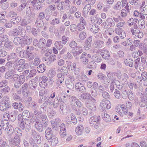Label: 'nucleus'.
I'll return each mask as SVG.
<instances>
[{"label": "nucleus", "mask_w": 147, "mask_h": 147, "mask_svg": "<svg viewBox=\"0 0 147 147\" xmlns=\"http://www.w3.org/2000/svg\"><path fill=\"white\" fill-rule=\"evenodd\" d=\"M64 74H63L60 72L57 74V77L58 78V81L60 82V84H61L63 81L64 79Z\"/></svg>", "instance_id": "09e8293b"}, {"label": "nucleus", "mask_w": 147, "mask_h": 147, "mask_svg": "<svg viewBox=\"0 0 147 147\" xmlns=\"http://www.w3.org/2000/svg\"><path fill=\"white\" fill-rule=\"evenodd\" d=\"M18 112L17 111L14 110L10 112L9 121L13 122L16 119Z\"/></svg>", "instance_id": "412c9836"}, {"label": "nucleus", "mask_w": 147, "mask_h": 147, "mask_svg": "<svg viewBox=\"0 0 147 147\" xmlns=\"http://www.w3.org/2000/svg\"><path fill=\"white\" fill-rule=\"evenodd\" d=\"M89 28L90 31L93 33H95L98 32L99 30L98 27L95 24H92L90 25Z\"/></svg>", "instance_id": "cd10ccee"}, {"label": "nucleus", "mask_w": 147, "mask_h": 147, "mask_svg": "<svg viewBox=\"0 0 147 147\" xmlns=\"http://www.w3.org/2000/svg\"><path fill=\"white\" fill-rule=\"evenodd\" d=\"M40 59L38 58V57H36L34 59V61H32L33 64L35 66H38L40 63Z\"/></svg>", "instance_id": "0e129e2a"}, {"label": "nucleus", "mask_w": 147, "mask_h": 147, "mask_svg": "<svg viewBox=\"0 0 147 147\" xmlns=\"http://www.w3.org/2000/svg\"><path fill=\"white\" fill-rule=\"evenodd\" d=\"M26 54L27 57L29 61L33 60L35 57H36V53L29 51H27Z\"/></svg>", "instance_id": "c756f323"}, {"label": "nucleus", "mask_w": 147, "mask_h": 147, "mask_svg": "<svg viewBox=\"0 0 147 147\" xmlns=\"http://www.w3.org/2000/svg\"><path fill=\"white\" fill-rule=\"evenodd\" d=\"M19 117H20V116L19 115L18 116V119L20 123V127L22 129H24L27 132L29 131L31 129V125L28 120L19 119Z\"/></svg>", "instance_id": "7ed1b4c3"}, {"label": "nucleus", "mask_w": 147, "mask_h": 147, "mask_svg": "<svg viewBox=\"0 0 147 147\" xmlns=\"http://www.w3.org/2000/svg\"><path fill=\"white\" fill-rule=\"evenodd\" d=\"M31 134L34 138H30L29 139V141L31 146L32 147H38L36 143L39 144L41 142L40 136L34 130H32Z\"/></svg>", "instance_id": "f257e3e1"}, {"label": "nucleus", "mask_w": 147, "mask_h": 147, "mask_svg": "<svg viewBox=\"0 0 147 147\" xmlns=\"http://www.w3.org/2000/svg\"><path fill=\"white\" fill-rule=\"evenodd\" d=\"M26 37L27 38H26L25 37L22 40V44L26 45H29L32 42V39L31 38H28L27 37Z\"/></svg>", "instance_id": "f704fd0d"}, {"label": "nucleus", "mask_w": 147, "mask_h": 147, "mask_svg": "<svg viewBox=\"0 0 147 147\" xmlns=\"http://www.w3.org/2000/svg\"><path fill=\"white\" fill-rule=\"evenodd\" d=\"M28 85L29 88L32 90L36 89L37 86L36 82L34 81H33V80H31L29 81Z\"/></svg>", "instance_id": "4c0bfd02"}, {"label": "nucleus", "mask_w": 147, "mask_h": 147, "mask_svg": "<svg viewBox=\"0 0 147 147\" xmlns=\"http://www.w3.org/2000/svg\"><path fill=\"white\" fill-rule=\"evenodd\" d=\"M102 118L106 122H109L111 121V119L110 116L107 113H104L103 115H102Z\"/></svg>", "instance_id": "c03bdc74"}, {"label": "nucleus", "mask_w": 147, "mask_h": 147, "mask_svg": "<svg viewBox=\"0 0 147 147\" xmlns=\"http://www.w3.org/2000/svg\"><path fill=\"white\" fill-rule=\"evenodd\" d=\"M84 127L82 125H80L77 126L75 129L76 134L78 136L82 134Z\"/></svg>", "instance_id": "aec40b11"}, {"label": "nucleus", "mask_w": 147, "mask_h": 147, "mask_svg": "<svg viewBox=\"0 0 147 147\" xmlns=\"http://www.w3.org/2000/svg\"><path fill=\"white\" fill-rule=\"evenodd\" d=\"M114 31L116 33L119 35L121 38L123 39L126 37V34L122 28H117L115 29Z\"/></svg>", "instance_id": "ddd939ff"}, {"label": "nucleus", "mask_w": 147, "mask_h": 147, "mask_svg": "<svg viewBox=\"0 0 147 147\" xmlns=\"http://www.w3.org/2000/svg\"><path fill=\"white\" fill-rule=\"evenodd\" d=\"M107 76L108 78L112 82V83H114L117 80H115V73L114 72H110L108 71L107 72Z\"/></svg>", "instance_id": "6ab92c4d"}, {"label": "nucleus", "mask_w": 147, "mask_h": 147, "mask_svg": "<svg viewBox=\"0 0 147 147\" xmlns=\"http://www.w3.org/2000/svg\"><path fill=\"white\" fill-rule=\"evenodd\" d=\"M4 46L6 48L11 49L13 48V44L12 42L7 40L5 43Z\"/></svg>", "instance_id": "3c124183"}, {"label": "nucleus", "mask_w": 147, "mask_h": 147, "mask_svg": "<svg viewBox=\"0 0 147 147\" xmlns=\"http://www.w3.org/2000/svg\"><path fill=\"white\" fill-rule=\"evenodd\" d=\"M91 8L90 4H87L85 5L83 9L82 13L85 16L87 15Z\"/></svg>", "instance_id": "b1692460"}, {"label": "nucleus", "mask_w": 147, "mask_h": 147, "mask_svg": "<svg viewBox=\"0 0 147 147\" xmlns=\"http://www.w3.org/2000/svg\"><path fill=\"white\" fill-rule=\"evenodd\" d=\"M136 80L140 84H142L144 82V85L147 86V72L146 71L142 72L141 76H138L136 78Z\"/></svg>", "instance_id": "39448f33"}, {"label": "nucleus", "mask_w": 147, "mask_h": 147, "mask_svg": "<svg viewBox=\"0 0 147 147\" xmlns=\"http://www.w3.org/2000/svg\"><path fill=\"white\" fill-rule=\"evenodd\" d=\"M131 32L132 35H135L136 37L138 38H141L143 36V34L138 29L134 30L133 28H130Z\"/></svg>", "instance_id": "dca6fc26"}, {"label": "nucleus", "mask_w": 147, "mask_h": 147, "mask_svg": "<svg viewBox=\"0 0 147 147\" xmlns=\"http://www.w3.org/2000/svg\"><path fill=\"white\" fill-rule=\"evenodd\" d=\"M10 117V112L9 111L5 112L3 115V121H9Z\"/></svg>", "instance_id": "e433bc0d"}, {"label": "nucleus", "mask_w": 147, "mask_h": 147, "mask_svg": "<svg viewBox=\"0 0 147 147\" xmlns=\"http://www.w3.org/2000/svg\"><path fill=\"white\" fill-rule=\"evenodd\" d=\"M50 97L49 96L45 97V101L41 105L40 107L39 110L41 111L43 113L46 112L47 105L49 102H50Z\"/></svg>", "instance_id": "0eeeda50"}, {"label": "nucleus", "mask_w": 147, "mask_h": 147, "mask_svg": "<svg viewBox=\"0 0 147 147\" xmlns=\"http://www.w3.org/2000/svg\"><path fill=\"white\" fill-rule=\"evenodd\" d=\"M115 23L112 18H109L106 20L104 27L106 28H109L114 26Z\"/></svg>", "instance_id": "f8f14e48"}, {"label": "nucleus", "mask_w": 147, "mask_h": 147, "mask_svg": "<svg viewBox=\"0 0 147 147\" xmlns=\"http://www.w3.org/2000/svg\"><path fill=\"white\" fill-rule=\"evenodd\" d=\"M100 55L102 57L106 60L108 59L110 57L109 52L107 50L102 51Z\"/></svg>", "instance_id": "5701e85b"}, {"label": "nucleus", "mask_w": 147, "mask_h": 147, "mask_svg": "<svg viewBox=\"0 0 147 147\" xmlns=\"http://www.w3.org/2000/svg\"><path fill=\"white\" fill-rule=\"evenodd\" d=\"M91 57V55L83 52L81 55L80 59L82 63L84 65H86L89 62L88 59Z\"/></svg>", "instance_id": "1a4fd4ad"}, {"label": "nucleus", "mask_w": 147, "mask_h": 147, "mask_svg": "<svg viewBox=\"0 0 147 147\" xmlns=\"http://www.w3.org/2000/svg\"><path fill=\"white\" fill-rule=\"evenodd\" d=\"M53 107L55 108H57L59 105V101L58 97L56 96L53 102Z\"/></svg>", "instance_id": "052dcab7"}, {"label": "nucleus", "mask_w": 147, "mask_h": 147, "mask_svg": "<svg viewBox=\"0 0 147 147\" xmlns=\"http://www.w3.org/2000/svg\"><path fill=\"white\" fill-rule=\"evenodd\" d=\"M124 63L125 65L132 67L134 66V61L131 59H126L124 61Z\"/></svg>", "instance_id": "473e14b6"}, {"label": "nucleus", "mask_w": 147, "mask_h": 147, "mask_svg": "<svg viewBox=\"0 0 147 147\" xmlns=\"http://www.w3.org/2000/svg\"><path fill=\"white\" fill-rule=\"evenodd\" d=\"M139 27L140 29H143L145 26V22L144 20H140L138 22Z\"/></svg>", "instance_id": "5fc2aeb1"}, {"label": "nucleus", "mask_w": 147, "mask_h": 147, "mask_svg": "<svg viewBox=\"0 0 147 147\" xmlns=\"http://www.w3.org/2000/svg\"><path fill=\"white\" fill-rule=\"evenodd\" d=\"M10 106H8L5 105L3 103H1L0 105V110L2 111L10 110Z\"/></svg>", "instance_id": "c9c22d12"}, {"label": "nucleus", "mask_w": 147, "mask_h": 147, "mask_svg": "<svg viewBox=\"0 0 147 147\" xmlns=\"http://www.w3.org/2000/svg\"><path fill=\"white\" fill-rule=\"evenodd\" d=\"M57 8L59 11H62L64 10L65 9L64 2V1H62V2L61 3L57 4Z\"/></svg>", "instance_id": "bf43d9fd"}, {"label": "nucleus", "mask_w": 147, "mask_h": 147, "mask_svg": "<svg viewBox=\"0 0 147 147\" xmlns=\"http://www.w3.org/2000/svg\"><path fill=\"white\" fill-rule=\"evenodd\" d=\"M53 132L51 129L48 128L46 129L45 131V136L47 139H51V138L53 136Z\"/></svg>", "instance_id": "393cba45"}, {"label": "nucleus", "mask_w": 147, "mask_h": 147, "mask_svg": "<svg viewBox=\"0 0 147 147\" xmlns=\"http://www.w3.org/2000/svg\"><path fill=\"white\" fill-rule=\"evenodd\" d=\"M75 88L77 91H79L81 92H84L86 90V88L84 85L79 82L76 84Z\"/></svg>", "instance_id": "f3484780"}, {"label": "nucleus", "mask_w": 147, "mask_h": 147, "mask_svg": "<svg viewBox=\"0 0 147 147\" xmlns=\"http://www.w3.org/2000/svg\"><path fill=\"white\" fill-rule=\"evenodd\" d=\"M71 99L73 100H74L75 103L78 107L80 108L81 107L82 105V103L79 99H76L75 96H72L71 97Z\"/></svg>", "instance_id": "49530a36"}, {"label": "nucleus", "mask_w": 147, "mask_h": 147, "mask_svg": "<svg viewBox=\"0 0 147 147\" xmlns=\"http://www.w3.org/2000/svg\"><path fill=\"white\" fill-rule=\"evenodd\" d=\"M5 66L7 67L9 71H12L14 69L13 64L10 61L7 62Z\"/></svg>", "instance_id": "79ce46f5"}, {"label": "nucleus", "mask_w": 147, "mask_h": 147, "mask_svg": "<svg viewBox=\"0 0 147 147\" xmlns=\"http://www.w3.org/2000/svg\"><path fill=\"white\" fill-rule=\"evenodd\" d=\"M30 114L29 112L27 110L24 111L22 114V118H19V119H22L28 120L29 119Z\"/></svg>", "instance_id": "c85d7f7f"}, {"label": "nucleus", "mask_w": 147, "mask_h": 147, "mask_svg": "<svg viewBox=\"0 0 147 147\" xmlns=\"http://www.w3.org/2000/svg\"><path fill=\"white\" fill-rule=\"evenodd\" d=\"M141 101L142 102L146 103L147 102V94H144L141 96Z\"/></svg>", "instance_id": "338daca9"}, {"label": "nucleus", "mask_w": 147, "mask_h": 147, "mask_svg": "<svg viewBox=\"0 0 147 147\" xmlns=\"http://www.w3.org/2000/svg\"><path fill=\"white\" fill-rule=\"evenodd\" d=\"M117 54H115L113 55V57L115 59H118L119 58H122L124 55V52L122 51H119L117 53Z\"/></svg>", "instance_id": "2f4dec72"}, {"label": "nucleus", "mask_w": 147, "mask_h": 147, "mask_svg": "<svg viewBox=\"0 0 147 147\" xmlns=\"http://www.w3.org/2000/svg\"><path fill=\"white\" fill-rule=\"evenodd\" d=\"M82 98L84 100H88L90 98L91 95L87 93H82L81 95Z\"/></svg>", "instance_id": "680f3d73"}, {"label": "nucleus", "mask_w": 147, "mask_h": 147, "mask_svg": "<svg viewBox=\"0 0 147 147\" xmlns=\"http://www.w3.org/2000/svg\"><path fill=\"white\" fill-rule=\"evenodd\" d=\"M123 78L122 80V82L123 84H127V79L129 78L127 75L125 73H124L123 75Z\"/></svg>", "instance_id": "69168bd1"}, {"label": "nucleus", "mask_w": 147, "mask_h": 147, "mask_svg": "<svg viewBox=\"0 0 147 147\" xmlns=\"http://www.w3.org/2000/svg\"><path fill=\"white\" fill-rule=\"evenodd\" d=\"M47 140L49 142H51V144L53 146L56 145L58 143V139L55 135H53L51 138V139Z\"/></svg>", "instance_id": "4be33fe9"}, {"label": "nucleus", "mask_w": 147, "mask_h": 147, "mask_svg": "<svg viewBox=\"0 0 147 147\" xmlns=\"http://www.w3.org/2000/svg\"><path fill=\"white\" fill-rule=\"evenodd\" d=\"M129 87L131 89H137V85L134 82H129L128 84Z\"/></svg>", "instance_id": "6e6d98bb"}, {"label": "nucleus", "mask_w": 147, "mask_h": 147, "mask_svg": "<svg viewBox=\"0 0 147 147\" xmlns=\"http://www.w3.org/2000/svg\"><path fill=\"white\" fill-rule=\"evenodd\" d=\"M46 67L44 64H40L37 67L38 71L40 73H42L44 72L46 69Z\"/></svg>", "instance_id": "a19ab883"}, {"label": "nucleus", "mask_w": 147, "mask_h": 147, "mask_svg": "<svg viewBox=\"0 0 147 147\" xmlns=\"http://www.w3.org/2000/svg\"><path fill=\"white\" fill-rule=\"evenodd\" d=\"M10 144L12 146H18L20 144V140L19 137L18 135H16L13 139H11L9 140Z\"/></svg>", "instance_id": "9d476101"}, {"label": "nucleus", "mask_w": 147, "mask_h": 147, "mask_svg": "<svg viewBox=\"0 0 147 147\" xmlns=\"http://www.w3.org/2000/svg\"><path fill=\"white\" fill-rule=\"evenodd\" d=\"M63 102L60 103V108L63 114L64 115H66L67 113V110L64 106Z\"/></svg>", "instance_id": "4d7b16f0"}, {"label": "nucleus", "mask_w": 147, "mask_h": 147, "mask_svg": "<svg viewBox=\"0 0 147 147\" xmlns=\"http://www.w3.org/2000/svg\"><path fill=\"white\" fill-rule=\"evenodd\" d=\"M13 42L16 45L22 44V40L21 38L18 37H15L13 40Z\"/></svg>", "instance_id": "8fccbe9b"}, {"label": "nucleus", "mask_w": 147, "mask_h": 147, "mask_svg": "<svg viewBox=\"0 0 147 147\" xmlns=\"http://www.w3.org/2000/svg\"><path fill=\"white\" fill-rule=\"evenodd\" d=\"M129 92L125 89H123L122 90L121 95L122 97L124 99L127 98Z\"/></svg>", "instance_id": "13d9d810"}, {"label": "nucleus", "mask_w": 147, "mask_h": 147, "mask_svg": "<svg viewBox=\"0 0 147 147\" xmlns=\"http://www.w3.org/2000/svg\"><path fill=\"white\" fill-rule=\"evenodd\" d=\"M28 87V84L27 83H25L21 87L20 89H18L16 92L18 94H20L22 93V91H27Z\"/></svg>", "instance_id": "a878e982"}, {"label": "nucleus", "mask_w": 147, "mask_h": 147, "mask_svg": "<svg viewBox=\"0 0 147 147\" xmlns=\"http://www.w3.org/2000/svg\"><path fill=\"white\" fill-rule=\"evenodd\" d=\"M19 33V31L17 28L10 30L8 33L9 35L11 36H16Z\"/></svg>", "instance_id": "bb28decb"}, {"label": "nucleus", "mask_w": 147, "mask_h": 147, "mask_svg": "<svg viewBox=\"0 0 147 147\" xmlns=\"http://www.w3.org/2000/svg\"><path fill=\"white\" fill-rule=\"evenodd\" d=\"M34 121L35 122V127L38 131L42 132L43 130V127L42 124L41 123L40 120L38 119H35L33 121V122Z\"/></svg>", "instance_id": "9b49d317"}, {"label": "nucleus", "mask_w": 147, "mask_h": 147, "mask_svg": "<svg viewBox=\"0 0 147 147\" xmlns=\"http://www.w3.org/2000/svg\"><path fill=\"white\" fill-rule=\"evenodd\" d=\"M36 119H40L42 121L43 123L45 124L46 123L47 121V117L46 115L42 113L40 116H39Z\"/></svg>", "instance_id": "ea45409f"}, {"label": "nucleus", "mask_w": 147, "mask_h": 147, "mask_svg": "<svg viewBox=\"0 0 147 147\" xmlns=\"http://www.w3.org/2000/svg\"><path fill=\"white\" fill-rule=\"evenodd\" d=\"M140 64V58L138 57L134 61V66L136 69H138L140 71H143L144 70V67L140 66L139 65Z\"/></svg>", "instance_id": "2eb2a0df"}, {"label": "nucleus", "mask_w": 147, "mask_h": 147, "mask_svg": "<svg viewBox=\"0 0 147 147\" xmlns=\"http://www.w3.org/2000/svg\"><path fill=\"white\" fill-rule=\"evenodd\" d=\"M65 83L68 88L70 90H71L74 88V83L71 80L67 79L66 80Z\"/></svg>", "instance_id": "7c9ffc66"}, {"label": "nucleus", "mask_w": 147, "mask_h": 147, "mask_svg": "<svg viewBox=\"0 0 147 147\" xmlns=\"http://www.w3.org/2000/svg\"><path fill=\"white\" fill-rule=\"evenodd\" d=\"M35 24L36 27L39 28L43 27L44 25L42 20L37 19H36Z\"/></svg>", "instance_id": "58836bf2"}, {"label": "nucleus", "mask_w": 147, "mask_h": 147, "mask_svg": "<svg viewBox=\"0 0 147 147\" xmlns=\"http://www.w3.org/2000/svg\"><path fill=\"white\" fill-rule=\"evenodd\" d=\"M3 102L4 103V104H5V105H7L8 106H10V108L11 106L10 105V99L7 96L4 97L3 98Z\"/></svg>", "instance_id": "a18cd8bd"}, {"label": "nucleus", "mask_w": 147, "mask_h": 147, "mask_svg": "<svg viewBox=\"0 0 147 147\" xmlns=\"http://www.w3.org/2000/svg\"><path fill=\"white\" fill-rule=\"evenodd\" d=\"M122 6L121 2L118 1L113 7V9L116 10H119L121 8Z\"/></svg>", "instance_id": "e2e57ef3"}, {"label": "nucleus", "mask_w": 147, "mask_h": 147, "mask_svg": "<svg viewBox=\"0 0 147 147\" xmlns=\"http://www.w3.org/2000/svg\"><path fill=\"white\" fill-rule=\"evenodd\" d=\"M19 117H20V116L19 115L18 116V119L20 123V127L22 129H24L27 132L29 131L31 129V125L28 120L19 119Z\"/></svg>", "instance_id": "f03ea898"}, {"label": "nucleus", "mask_w": 147, "mask_h": 147, "mask_svg": "<svg viewBox=\"0 0 147 147\" xmlns=\"http://www.w3.org/2000/svg\"><path fill=\"white\" fill-rule=\"evenodd\" d=\"M92 38V36H90L86 40L84 45V48L86 50H88L91 47Z\"/></svg>", "instance_id": "4468645a"}, {"label": "nucleus", "mask_w": 147, "mask_h": 147, "mask_svg": "<svg viewBox=\"0 0 147 147\" xmlns=\"http://www.w3.org/2000/svg\"><path fill=\"white\" fill-rule=\"evenodd\" d=\"M96 103V100L92 98L91 100L86 101V106L89 109L94 111L96 109V106L95 104Z\"/></svg>", "instance_id": "423d86ee"}, {"label": "nucleus", "mask_w": 147, "mask_h": 147, "mask_svg": "<svg viewBox=\"0 0 147 147\" xmlns=\"http://www.w3.org/2000/svg\"><path fill=\"white\" fill-rule=\"evenodd\" d=\"M46 40L44 38H41L40 39L39 41L38 47L39 48H41L44 47L46 43Z\"/></svg>", "instance_id": "603ef678"}, {"label": "nucleus", "mask_w": 147, "mask_h": 147, "mask_svg": "<svg viewBox=\"0 0 147 147\" xmlns=\"http://www.w3.org/2000/svg\"><path fill=\"white\" fill-rule=\"evenodd\" d=\"M100 119V117L99 116L97 117L96 115H94L89 119V123L91 126H93L96 129H97L98 127V123Z\"/></svg>", "instance_id": "20e7f679"}, {"label": "nucleus", "mask_w": 147, "mask_h": 147, "mask_svg": "<svg viewBox=\"0 0 147 147\" xmlns=\"http://www.w3.org/2000/svg\"><path fill=\"white\" fill-rule=\"evenodd\" d=\"M111 103L109 100L103 99L100 102V106L102 111H104L105 109H110L111 107Z\"/></svg>", "instance_id": "6e6552de"}, {"label": "nucleus", "mask_w": 147, "mask_h": 147, "mask_svg": "<svg viewBox=\"0 0 147 147\" xmlns=\"http://www.w3.org/2000/svg\"><path fill=\"white\" fill-rule=\"evenodd\" d=\"M0 147H9L6 142L0 138Z\"/></svg>", "instance_id": "774afa93"}, {"label": "nucleus", "mask_w": 147, "mask_h": 147, "mask_svg": "<svg viewBox=\"0 0 147 147\" xmlns=\"http://www.w3.org/2000/svg\"><path fill=\"white\" fill-rule=\"evenodd\" d=\"M9 123L8 122H5V121H0V135H1L2 134V131L3 129L5 130L9 125Z\"/></svg>", "instance_id": "a211bd4d"}, {"label": "nucleus", "mask_w": 147, "mask_h": 147, "mask_svg": "<svg viewBox=\"0 0 147 147\" xmlns=\"http://www.w3.org/2000/svg\"><path fill=\"white\" fill-rule=\"evenodd\" d=\"M63 44L61 41H58L55 42L54 45L57 49L60 50L63 47Z\"/></svg>", "instance_id": "864d4df0"}, {"label": "nucleus", "mask_w": 147, "mask_h": 147, "mask_svg": "<svg viewBox=\"0 0 147 147\" xmlns=\"http://www.w3.org/2000/svg\"><path fill=\"white\" fill-rule=\"evenodd\" d=\"M60 22V19L55 18L50 22V24L52 26H55L58 24Z\"/></svg>", "instance_id": "37998d69"}, {"label": "nucleus", "mask_w": 147, "mask_h": 147, "mask_svg": "<svg viewBox=\"0 0 147 147\" xmlns=\"http://www.w3.org/2000/svg\"><path fill=\"white\" fill-rule=\"evenodd\" d=\"M78 36L80 39L82 40L86 38L87 36V35L86 32L82 31L79 32Z\"/></svg>", "instance_id": "de8ad7c7"}, {"label": "nucleus", "mask_w": 147, "mask_h": 147, "mask_svg": "<svg viewBox=\"0 0 147 147\" xmlns=\"http://www.w3.org/2000/svg\"><path fill=\"white\" fill-rule=\"evenodd\" d=\"M92 59L93 61L97 63L100 62L102 60L101 57L97 55H94L92 57Z\"/></svg>", "instance_id": "72a5a7b5"}]
</instances>
